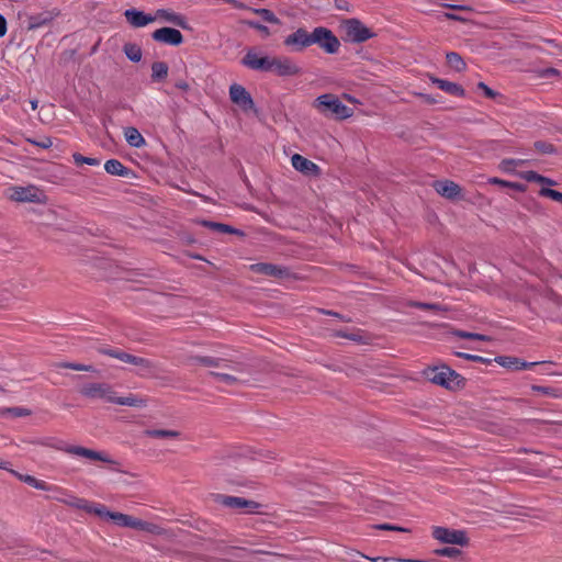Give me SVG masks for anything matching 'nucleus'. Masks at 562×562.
Segmentation results:
<instances>
[{"mask_svg":"<svg viewBox=\"0 0 562 562\" xmlns=\"http://www.w3.org/2000/svg\"><path fill=\"white\" fill-rule=\"evenodd\" d=\"M1 413L3 415L10 414L14 417H24V416H29L31 414V411L27 408H24V407H8V408H3L1 411Z\"/></svg>","mask_w":562,"mask_h":562,"instance_id":"a18cd8bd","label":"nucleus"},{"mask_svg":"<svg viewBox=\"0 0 562 562\" xmlns=\"http://www.w3.org/2000/svg\"><path fill=\"white\" fill-rule=\"evenodd\" d=\"M454 335L459 338L463 339H471V340H482V341H490L491 337L477 333H471V331H464V330H457Z\"/></svg>","mask_w":562,"mask_h":562,"instance_id":"a19ab883","label":"nucleus"},{"mask_svg":"<svg viewBox=\"0 0 562 562\" xmlns=\"http://www.w3.org/2000/svg\"><path fill=\"white\" fill-rule=\"evenodd\" d=\"M446 59L447 64L458 72L464 71L467 68V64L462 59L461 55L456 52L447 53Z\"/></svg>","mask_w":562,"mask_h":562,"instance_id":"473e14b6","label":"nucleus"},{"mask_svg":"<svg viewBox=\"0 0 562 562\" xmlns=\"http://www.w3.org/2000/svg\"><path fill=\"white\" fill-rule=\"evenodd\" d=\"M209 374L227 385H234L238 383V379L234 374L227 372L211 371Z\"/></svg>","mask_w":562,"mask_h":562,"instance_id":"58836bf2","label":"nucleus"},{"mask_svg":"<svg viewBox=\"0 0 562 562\" xmlns=\"http://www.w3.org/2000/svg\"><path fill=\"white\" fill-rule=\"evenodd\" d=\"M229 98L234 104L245 112L255 109L251 94L241 85L234 83L229 87Z\"/></svg>","mask_w":562,"mask_h":562,"instance_id":"ddd939ff","label":"nucleus"},{"mask_svg":"<svg viewBox=\"0 0 562 562\" xmlns=\"http://www.w3.org/2000/svg\"><path fill=\"white\" fill-rule=\"evenodd\" d=\"M376 529L380 530H392V531H400V532H408L409 530L400 526L390 525V524H381L375 526Z\"/></svg>","mask_w":562,"mask_h":562,"instance_id":"6e6d98bb","label":"nucleus"},{"mask_svg":"<svg viewBox=\"0 0 562 562\" xmlns=\"http://www.w3.org/2000/svg\"><path fill=\"white\" fill-rule=\"evenodd\" d=\"M113 404L132 406V407H145L147 404V400L136 396V395L115 396Z\"/></svg>","mask_w":562,"mask_h":562,"instance_id":"c756f323","label":"nucleus"},{"mask_svg":"<svg viewBox=\"0 0 562 562\" xmlns=\"http://www.w3.org/2000/svg\"><path fill=\"white\" fill-rule=\"evenodd\" d=\"M126 21L134 27H143L155 21V18L150 14H146L143 11L136 9H128L124 12Z\"/></svg>","mask_w":562,"mask_h":562,"instance_id":"aec40b11","label":"nucleus"},{"mask_svg":"<svg viewBox=\"0 0 562 562\" xmlns=\"http://www.w3.org/2000/svg\"><path fill=\"white\" fill-rule=\"evenodd\" d=\"M123 50L131 61L138 63L142 59V48L135 43H126Z\"/></svg>","mask_w":562,"mask_h":562,"instance_id":"e433bc0d","label":"nucleus"},{"mask_svg":"<svg viewBox=\"0 0 562 562\" xmlns=\"http://www.w3.org/2000/svg\"><path fill=\"white\" fill-rule=\"evenodd\" d=\"M125 527H128L132 529H137V530H144V531L155 533V535L160 533V528L157 525H155L153 522L144 521L142 519L135 518L130 515H128L127 524Z\"/></svg>","mask_w":562,"mask_h":562,"instance_id":"bb28decb","label":"nucleus"},{"mask_svg":"<svg viewBox=\"0 0 562 562\" xmlns=\"http://www.w3.org/2000/svg\"><path fill=\"white\" fill-rule=\"evenodd\" d=\"M408 306L420 308V310L432 311L436 314L446 313L448 311V308L445 305L437 304V303H425V302H418V301H411L408 303Z\"/></svg>","mask_w":562,"mask_h":562,"instance_id":"72a5a7b5","label":"nucleus"},{"mask_svg":"<svg viewBox=\"0 0 562 562\" xmlns=\"http://www.w3.org/2000/svg\"><path fill=\"white\" fill-rule=\"evenodd\" d=\"M447 7L458 11H472L470 7L462 4H447Z\"/></svg>","mask_w":562,"mask_h":562,"instance_id":"0e129e2a","label":"nucleus"},{"mask_svg":"<svg viewBox=\"0 0 562 562\" xmlns=\"http://www.w3.org/2000/svg\"><path fill=\"white\" fill-rule=\"evenodd\" d=\"M341 26L346 33L347 40L352 43H363L375 36V34L358 19L345 20Z\"/></svg>","mask_w":562,"mask_h":562,"instance_id":"423d86ee","label":"nucleus"},{"mask_svg":"<svg viewBox=\"0 0 562 562\" xmlns=\"http://www.w3.org/2000/svg\"><path fill=\"white\" fill-rule=\"evenodd\" d=\"M215 502L222 506L241 509L245 510L246 513H257L258 509L261 507V504L255 501L223 494L215 495Z\"/></svg>","mask_w":562,"mask_h":562,"instance_id":"9d476101","label":"nucleus"},{"mask_svg":"<svg viewBox=\"0 0 562 562\" xmlns=\"http://www.w3.org/2000/svg\"><path fill=\"white\" fill-rule=\"evenodd\" d=\"M335 7L341 11H349V3L346 0H335Z\"/></svg>","mask_w":562,"mask_h":562,"instance_id":"680f3d73","label":"nucleus"},{"mask_svg":"<svg viewBox=\"0 0 562 562\" xmlns=\"http://www.w3.org/2000/svg\"><path fill=\"white\" fill-rule=\"evenodd\" d=\"M241 65L258 71H271L272 57L261 56L254 49H249L241 59Z\"/></svg>","mask_w":562,"mask_h":562,"instance_id":"f8f14e48","label":"nucleus"},{"mask_svg":"<svg viewBox=\"0 0 562 562\" xmlns=\"http://www.w3.org/2000/svg\"><path fill=\"white\" fill-rule=\"evenodd\" d=\"M192 362H198L204 367H224L227 369H231L235 372H241V366H237L236 368H233L231 366V361L222 359V358H214V357H207V356H191L189 358Z\"/></svg>","mask_w":562,"mask_h":562,"instance_id":"a211bd4d","label":"nucleus"},{"mask_svg":"<svg viewBox=\"0 0 562 562\" xmlns=\"http://www.w3.org/2000/svg\"><path fill=\"white\" fill-rule=\"evenodd\" d=\"M201 224L204 226V227H207L210 229H213L215 232H218V233H228V234H238V235H243V233L227 224H223V223H217V222H212V221H202Z\"/></svg>","mask_w":562,"mask_h":562,"instance_id":"7c9ffc66","label":"nucleus"},{"mask_svg":"<svg viewBox=\"0 0 562 562\" xmlns=\"http://www.w3.org/2000/svg\"><path fill=\"white\" fill-rule=\"evenodd\" d=\"M372 562H406L407 559H393V558H383L376 557L370 559Z\"/></svg>","mask_w":562,"mask_h":562,"instance_id":"bf43d9fd","label":"nucleus"},{"mask_svg":"<svg viewBox=\"0 0 562 562\" xmlns=\"http://www.w3.org/2000/svg\"><path fill=\"white\" fill-rule=\"evenodd\" d=\"M144 435L149 438L178 439L181 432L172 429H145Z\"/></svg>","mask_w":562,"mask_h":562,"instance_id":"c85d7f7f","label":"nucleus"},{"mask_svg":"<svg viewBox=\"0 0 562 562\" xmlns=\"http://www.w3.org/2000/svg\"><path fill=\"white\" fill-rule=\"evenodd\" d=\"M291 161L294 169L304 175L316 176L319 173V167L316 164L299 154H294Z\"/></svg>","mask_w":562,"mask_h":562,"instance_id":"6ab92c4d","label":"nucleus"},{"mask_svg":"<svg viewBox=\"0 0 562 562\" xmlns=\"http://www.w3.org/2000/svg\"><path fill=\"white\" fill-rule=\"evenodd\" d=\"M97 351L101 355H105L112 358H115L122 362L130 363L136 367H139L140 371L138 374L140 376L151 375L156 370V364L149 359L133 356L127 353L121 349L108 348V347H99Z\"/></svg>","mask_w":562,"mask_h":562,"instance_id":"f03ea898","label":"nucleus"},{"mask_svg":"<svg viewBox=\"0 0 562 562\" xmlns=\"http://www.w3.org/2000/svg\"><path fill=\"white\" fill-rule=\"evenodd\" d=\"M542 75L544 77L558 76L559 75V70L555 69V68H547L546 70H543Z\"/></svg>","mask_w":562,"mask_h":562,"instance_id":"338daca9","label":"nucleus"},{"mask_svg":"<svg viewBox=\"0 0 562 562\" xmlns=\"http://www.w3.org/2000/svg\"><path fill=\"white\" fill-rule=\"evenodd\" d=\"M430 80L432 81V83L437 85V87L451 94V95H457V97H464L465 95V91L464 89L456 83V82H451V81H448V80H443V79H439V78H436V77H430Z\"/></svg>","mask_w":562,"mask_h":562,"instance_id":"b1692460","label":"nucleus"},{"mask_svg":"<svg viewBox=\"0 0 562 562\" xmlns=\"http://www.w3.org/2000/svg\"><path fill=\"white\" fill-rule=\"evenodd\" d=\"M435 553L439 557L453 558V557L459 555L461 553V551L453 547H445V548L435 550Z\"/></svg>","mask_w":562,"mask_h":562,"instance_id":"de8ad7c7","label":"nucleus"},{"mask_svg":"<svg viewBox=\"0 0 562 562\" xmlns=\"http://www.w3.org/2000/svg\"><path fill=\"white\" fill-rule=\"evenodd\" d=\"M499 167L505 172H514V170H515L514 159H512V158L503 159L501 161Z\"/></svg>","mask_w":562,"mask_h":562,"instance_id":"4d7b16f0","label":"nucleus"},{"mask_svg":"<svg viewBox=\"0 0 562 562\" xmlns=\"http://www.w3.org/2000/svg\"><path fill=\"white\" fill-rule=\"evenodd\" d=\"M72 158H74V161L76 162V165L87 164V165H90V166H97V165L100 164L99 159L91 158V157H85V156H82L79 153H75L72 155Z\"/></svg>","mask_w":562,"mask_h":562,"instance_id":"49530a36","label":"nucleus"},{"mask_svg":"<svg viewBox=\"0 0 562 562\" xmlns=\"http://www.w3.org/2000/svg\"><path fill=\"white\" fill-rule=\"evenodd\" d=\"M247 24L251 29H255V30L259 31L262 34V36H265V37H268L270 35L269 29L266 25L260 24L259 22L249 21V22H247Z\"/></svg>","mask_w":562,"mask_h":562,"instance_id":"864d4df0","label":"nucleus"},{"mask_svg":"<svg viewBox=\"0 0 562 562\" xmlns=\"http://www.w3.org/2000/svg\"><path fill=\"white\" fill-rule=\"evenodd\" d=\"M22 482L42 491H52L53 486L48 485L45 481H40L36 477L29 474L14 473Z\"/></svg>","mask_w":562,"mask_h":562,"instance_id":"2f4dec72","label":"nucleus"},{"mask_svg":"<svg viewBox=\"0 0 562 562\" xmlns=\"http://www.w3.org/2000/svg\"><path fill=\"white\" fill-rule=\"evenodd\" d=\"M66 505L85 510L86 513L95 515L98 508H100L101 504L92 503L83 498L71 497L69 499H59Z\"/></svg>","mask_w":562,"mask_h":562,"instance_id":"393cba45","label":"nucleus"},{"mask_svg":"<svg viewBox=\"0 0 562 562\" xmlns=\"http://www.w3.org/2000/svg\"><path fill=\"white\" fill-rule=\"evenodd\" d=\"M283 44L290 47L292 52H302L313 45V32L310 33L306 29L300 27L288 35Z\"/></svg>","mask_w":562,"mask_h":562,"instance_id":"9b49d317","label":"nucleus"},{"mask_svg":"<svg viewBox=\"0 0 562 562\" xmlns=\"http://www.w3.org/2000/svg\"><path fill=\"white\" fill-rule=\"evenodd\" d=\"M27 142H30V143H32V144L41 147V148H44V149H47V148H49L53 145V140H52L50 137H44L40 142H36V140L27 138Z\"/></svg>","mask_w":562,"mask_h":562,"instance_id":"13d9d810","label":"nucleus"},{"mask_svg":"<svg viewBox=\"0 0 562 562\" xmlns=\"http://www.w3.org/2000/svg\"><path fill=\"white\" fill-rule=\"evenodd\" d=\"M531 389L536 392H541L546 395L552 396V397H559V391L554 387L549 386H541V385H532Z\"/></svg>","mask_w":562,"mask_h":562,"instance_id":"8fccbe9b","label":"nucleus"},{"mask_svg":"<svg viewBox=\"0 0 562 562\" xmlns=\"http://www.w3.org/2000/svg\"><path fill=\"white\" fill-rule=\"evenodd\" d=\"M477 89L482 90L484 95L488 99H495L499 95V93L493 89H491L488 86H486L484 82L477 83Z\"/></svg>","mask_w":562,"mask_h":562,"instance_id":"3c124183","label":"nucleus"},{"mask_svg":"<svg viewBox=\"0 0 562 562\" xmlns=\"http://www.w3.org/2000/svg\"><path fill=\"white\" fill-rule=\"evenodd\" d=\"M454 355L459 358H463L465 360L473 361V362H480V363H484V364H491L493 362L492 359L484 358V357L476 356V355L459 352V351L454 352Z\"/></svg>","mask_w":562,"mask_h":562,"instance_id":"37998d69","label":"nucleus"},{"mask_svg":"<svg viewBox=\"0 0 562 562\" xmlns=\"http://www.w3.org/2000/svg\"><path fill=\"white\" fill-rule=\"evenodd\" d=\"M434 189L438 194L448 199L456 200L461 194V187L450 180H437L434 182Z\"/></svg>","mask_w":562,"mask_h":562,"instance_id":"f3484780","label":"nucleus"},{"mask_svg":"<svg viewBox=\"0 0 562 562\" xmlns=\"http://www.w3.org/2000/svg\"><path fill=\"white\" fill-rule=\"evenodd\" d=\"M318 312H319V313H322V314H324V315L334 316V317H336V318L340 319L341 322H346V323L351 322V318L346 317L345 315L339 314V313L334 312V311H330V310L319 308V310H318Z\"/></svg>","mask_w":562,"mask_h":562,"instance_id":"5fc2aeb1","label":"nucleus"},{"mask_svg":"<svg viewBox=\"0 0 562 562\" xmlns=\"http://www.w3.org/2000/svg\"><path fill=\"white\" fill-rule=\"evenodd\" d=\"M550 363H551L550 361L527 362V361L520 359L519 370L531 369V368H533L536 366L547 367Z\"/></svg>","mask_w":562,"mask_h":562,"instance_id":"603ef678","label":"nucleus"},{"mask_svg":"<svg viewBox=\"0 0 562 562\" xmlns=\"http://www.w3.org/2000/svg\"><path fill=\"white\" fill-rule=\"evenodd\" d=\"M56 368H64V369H71L77 371H88V372H95V369L93 366L77 363V362H57L55 364Z\"/></svg>","mask_w":562,"mask_h":562,"instance_id":"4c0bfd02","label":"nucleus"},{"mask_svg":"<svg viewBox=\"0 0 562 562\" xmlns=\"http://www.w3.org/2000/svg\"><path fill=\"white\" fill-rule=\"evenodd\" d=\"M424 375L434 384L452 390L454 387L463 386L465 380L450 367L442 364L439 367L427 368L424 370Z\"/></svg>","mask_w":562,"mask_h":562,"instance_id":"f257e3e1","label":"nucleus"},{"mask_svg":"<svg viewBox=\"0 0 562 562\" xmlns=\"http://www.w3.org/2000/svg\"><path fill=\"white\" fill-rule=\"evenodd\" d=\"M95 515L101 518H108L113 520L114 524L121 527H125L127 524L128 515L119 513V512H110L104 505L101 504L100 508L95 512Z\"/></svg>","mask_w":562,"mask_h":562,"instance_id":"a878e982","label":"nucleus"},{"mask_svg":"<svg viewBox=\"0 0 562 562\" xmlns=\"http://www.w3.org/2000/svg\"><path fill=\"white\" fill-rule=\"evenodd\" d=\"M38 443H41L43 446L54 447L56 449L64 450L65 452H67L69 454L83 457V458H87L90 460H97V461H102V462L112 463V464L116 463V461L110 459L108 456L103 454L102 452L91 450V449H88V448H85L81 446H66L65 448H63V447H58V446L49 443L48 440H41V441H38Z\"/></svg>","mask_w":562,"mask_h":562,"instance_id":"1a4fd4ad","label":"nucleus"},{"mask_svg":"<svg viewBox=\"0 0 562 562\" xmlns=\"http://www.w3.org/2000/svg\"><path fill=\"white\" fill-rule=\"evenodd\" d=\"M271 72L286 77L300 75L302 70L290 57L281 56L272 57Z\"/></svg>","mask_w":562,"mask_h":562,"instance_id":"4468645a","label":"nucleus"},{"mask_svg":"<svg viewBox=\"0 0 562 562\" xmlns=\"http://www.w3.org/2000/svg\"><path fill=\"white\" fill-rule=\"evenodd\" d=\"M315 106L326 116H334L338 120H345L352 115V109L345 105L337 97L333 94H322L315 100Z\"/></svg>","mask_w":562,"mask_h":562,"instance_id":"7ed1b4c3","label":"nucleus"},{"mask_svg":"<svg viewBox=\"0 0 562 562\" xmlns=\"http://www.w3.org/2000/svg\"><path fill=\"white\" fill-rule=\"evenodd\" d=\"M488 182L493 183V184H498L501 187H507V184H508V181L499 179V178H491L488 180Z\"/></svg>","mask_w":562,"mask_h":562,"instance_id":"69168bd1","label":"nucleus"},{"mask_svg":"<svg viewBox=\"0 0 562 562\" xmlns=\"http://www.w3.org/2000/svg\"><path fill=\"white\" fill-rule=\"evenodd\" d=\"M7 33V20L0 13V37H3Z\"/></svg>","mask_w":562,"mask_h":562,"instance_id":"e2e57ef3","label":"nucleus"},{"mask_svg":"<svg viewBox=\"0 0 562 562\" xmlns=\"http://www.w3.org/2000/svg\"><path fill=\"white\" fill-rule=\"evenodd\" d=\"M8 198L11 201L20 202V203H44L45 202V195L42 190H40L35 186H27V187H11L8 189Z\"/></svg>","mask_w":562,"mask_h":562,"instance_id":"39448f33","label":"nucleus"},{"mask_svg":"<svg viewBox=\"0 0 562 562\" xmlns=\"http://www.w3.org/2000/svg\"><path fill=\"white\" fill-rule=\"evenodd\" d=\"M79 393L90 400H104L114 402L115 392L108 383H87L79 389Z\"/></svg>","mask_w":562,"mask_h":562,"instance_id":"6e6552de","label":"nucleus"},{"mask_svg":"<svg viewBox=\"0 0 562 562\" xmlns=\"http://www.w3.org/2000/svg\"><path fill=\"white\" fill-rule=\"evenodd\" d=\"M124 136L130 146L142 147L145 145V138L136 127L130 126L124 130Z\"/></svg>","mask_w":562,"mask_h":562,"instance_id":"cd10ccee","label":"nucleus"},{"mask_svg":"<svg viewBox=\"0 0 562 562\" xmlns=\"http://www.w3.org/2000/svg\"><path fill=\"white\" fill-rule=\"evenodd\" d=\"M250 270L258 274L273 277L277 279H288L292 276L289 268L268 262H258L250 266Z\"/></svg>","mask_w":562,"mask_h":562,"instance_id":"2eb2a0df","label":"nucleus"},{"mask_svg":"<svg viewBox=\"0 0 562 562\" xmlns=\"http://www.w3.org/2000/svg\"><path fill=\"white\" fill-rule=\"evenodd\" d=\"M539 195L562 203V192L553 190L551 188H541L539 191Z\"/></svg>","mask_w":562,"mask_h":562,"instance_id":"c03bdc74","label":"nucleus"},{"mask_svg":"<svg viewBox=\"0 0 562 562\" xmlns=\"http://www.w3.org/2000/svg\"><path fill=\"white\" fill-rule=\"evenodd\" d=\"M155 20L156 19H162L164 21L168 22V23H171V24H175L179 27H182V29H188V22H187V19L181 15V14H178L173 11H169V10H166V9H158L156 11V14H155Z\"/></svg>","mask_w":562,"mask_h":562,"instance_id":"412c9836","label":"nucleus"},{"mask_svg":"<svg viewBox=\"0 0 562 562\" xmlns=\"http://www.w3.org/2000/svg\"><path fill=\"white\" fill-rule=\"evenodd\" d=\"M533 146L538 153L543 155H551L557 153L554 145L548 142L537 140L535 142Z\"/></svg>","mask_w":562,"mask_h":562,"instance_id":"79ce46f5","label":"nucleus"},{"mask_svg":"<svg viewBox=\"0 0 562 562\" xmlns=\"http://www.w3.org/2000/svg\"><path fill=\"white\" fill-rule=\"evenodd\" d=\"M151 37L154 41L168 44L171 46H179L183 43V35L181 32L173 27H161L153 32Z\"/></svg>","mask_w":562,"mask_h":562,"instance_id":"dca6fc26","label":"nucleus"},{"mask_svg":"<svg viewBox=\"0 0 562 562\" xmlns=\"http://www.w3.org/2000/svg\"><path fill=\"white\" fill-rule=\"evenodd\" d=\"M493 361H495L496 363H498L499 366H502L508 370H513V371L519 370L520 358L510 357V356H498Z\"/></svg>","mask_w":562,"mask_h":562,"instance_id":"c9c22d12","label":"nucleus"},{"mask_svg":"<svg viewBox=\"0 0 562 562\" xmlns=\"http://www.w3.org/2000/svg\"><path fill=\"white\" fill-rule=\"evenodd\" d=\"M104 169L108 173L113 176H119L123 178H131L135 177V173L130 168L125 167L120 160L117 159H110L105 162Z\"/></svg>","mask_w":562,"mask_h":562,"instance_id":"5701e85b","label":"nucleus"},{"mask_svg":"<svg viewBox=\"0 0 562 562\" xmlns=\"http://www.w3.org/2000/svg\"><path fill=\"white\" fill-rule=\"evenodd\" d=\"M254 12L268 23L280 24L279 18L269 9H254Z\"/></svg>","mask_w":562,"mask_h":562,"instance_id":"ea45409f","label":"nucleus"},{"mask_svg":"<svg viewBox=\"0 0 562 562\" xmlns=\"http://www.w3.org/2000/svg\"><path fill=\"white\" fill-rule=\"evenodd\" d=\"M431 535L434 539L438 540L441 543L460 547H468L470 544V538L465 530L436 526L432 527Z\"/></svg>","mask_w":562,"mask_h":562,"instance_id":"20e7f679","label":"nucleus"},{"mask_svg":"<svg viewBox=\"0 0 562 562\" xmlns=\"http://www.w3.org/2000/svg\"><path fill=\"white\" fill-rule=\"evenodd\" d=\"M176 87H177L178 89H180V90H183V91H187V90H189V88H190V87H189V85H188L186 81H183V80H179V81H177V82H176Z\"/></svg>","mask_w":562,"mask_h":562,"instance_id":"774afa93","label":"nucleus"},{"mask_svg":"<svg viewBox=\"0 0 562 562\" xmlns=\"http://www.w3.org/2000/svg\"><path fill=\"white\" fill-rule=\"evenodd\" d=\"M313 44L318 45L327 54H336L340 48L338 37L327 27L317 26L313 30Z\"/></svg>","mask_w":562,"mask_h":562,"instance_id":"0eeeda50","label":"nucleus"},{"mask_svg":"<svg viewBox=\"0 0 562 562\" xmlns=\"http://www.w3.org/2000/svg\"><path fill=\"white\" fill-rule=\"evenodd\" d=\"M57 15H58V12H54V11H44V12H41L37 14H32L27 19V22H29L27 27H29V30H35L41 26H44V25L48 24L49 22H52Z\"/></svg>","mask_w":562,"mask_h":562,"instance_id":"4be33fe9","label":"nucleus"},{"mask_svg":"<svg viewBox=\"0 0 562 562\" xmlns=\"http://www.w3.org/2000/svg\"><path fill=\"white\" fill-rule=\"evenodd\" d=\"M168 65L165 61H155L151 65L153 81H161L168 76Z\"/></svg>","mask_w":562,"mask_h":562,"instance_id":"f704fd0d","label":"nucleus"},{"mask_svg":"<svg viewBox=\"0 0 562 562\" xmlns=\"http://www.w3.org/2000/svg\"><path fill=\"white\" fill-rule=\"evenodd\" d=\"M519 176L528 182L539 183L540 181H543V176L532 170L520 172Z\"/></svg>","mask_w":562,"mask_h":562,"instance_id":"09e8293b","label":"nucleus"},{"mask_svg":"<svg viewBox=\"0 0 562 562\" xmlns=\"http://www.w3.org/2000/svg\"><path fill=\"white\" fill-rule=\"evenodd\" d=\"M506 188H510V189H514L519 192H525L527 190L526 184L519 183V182H509V181H508V184Z\"/></svg>","mask_w":562,"mask_h":562,"instance_id":"052dcab7","label":"nucleus"}]
</instances>
